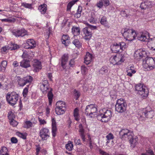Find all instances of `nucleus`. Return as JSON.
<instances>
[{"instance_id": "13", "label": "nucleus", "mask_w": 155, "mask_h": 155, "mask_svg": "<svg viewBox=\"0 0 155 155\" xmlns=\"http://www.w3.org/2000/svg\"><path fill=\"white\" fill-rule=\"evenodd\" d=\"M40 89L43 94L46 93L47 91L51 90V88L50 87L48 81L47 80L43 81L41 83L40 86Z\"/></svg>"}, {"instance_id": "45", "label": "nucleus", "mask_w": 155, "mask_h": 155, "mask_svg": "<svg viewBox=\"0 0 155 155\" xmlns=\"http://www.w3.org/2000/svg\"><path fill=\"white\" fill-rule=\"evenodd\" d=\"M81 73L83 74L86 75L87 74L88 69L84 65L81 66Z\"/></svg>"}, {"instance_id": "61", "label": "nucleus", "mask_w": 155, "mask_h": 155, "mask_svg": "<svg viewBox=\"0 0 155 155\" xmlns=\"http://www.w3.org/2000/svg\"><path fill=\"white\" fill-rule=\"evenodd\" d=\"M120 14L123 17H127L129 15L126 13V12L125 11H121L120 12Z\"/></svg>"}, {"instance_id": "18", "label": "nucleus", "mask_w": 155, "mask_h": 155, "mask_svg": "<svg viewBox=\"0 0 155 155\" xmlns=\"http://www.w3.org/2000/svg\"><path fill=\"white\" fill-rule=\"evenodd\" d=\"M52 122V136L53 137H55L56 135L57 131V127L56 125V122L54 118L51 119Z\"/></svg>"}, {"instance_id": "54", "label": "nucleus", "mask_w": 155, "mask_h": 155, "mask_svg": "<svg viewBox=\"0 0 155 155\" xmlns=\"http://www.w3.org/2000/svg\"><path fill=\"white\" fill-rule=\"evenodd\" d=\"M74 94L75 96L76 97V99L77 100L80 95V92L75 90L74 91Z\"/></svg>"}, {"instance_id": "63", "label": "nucleus", "mask_w": 155, "mask_h": 155, "mask_svg": "<svg viewBox=\"0 0 155 155\" xmlns=\"http://www.w3.org/2000/svg\"><path fill=\"white\" fill-rule=\"evenodd\" d=\"M88 85L86 84H84L83 86V89L84 91H86L88 89Z\"/></svg>"}, {"instance_id": "58", "label": "nucleus", "mask_w": 155, "mask_h": 155, "mask_svg": "<svg viewBox=\"0 0 155 155\" xmlns=\"http://www.w3.org/2000/svg\"><path fill=\"white\" fill-rule=\"evenodd\" d=\"M12 45L10 47L11 50H15L19 48V45L17 44H12Z\"/></svg>"}, {"instance_id": "43", "label": "nucleus", "mask_w": 155, "mask_h": 155, "mask_svg": "<svg viewBox=\"0 0 155 155\" xmlns=\"http://www.w3.org/2000/svg\"><path fill=\"white\" fill-rule=\"evenodd\" d=\"M107 68L106 66L102 67L100 70L99 72L100 73L102 74H104L108 72Z\"/></svg>"}, {"instance_id": "59", "label": "nucleus", "mask_w": 155, "mask_h": 155, "mask_svg": "<svg viewBox=\"0 0 155 155\" xmlns=\"http://www.w3.org/2000/svg\"><path fill=\"white\" fill-rule=\"evenodd\" d=\"M22 6L25 7L26 8H32L31 5V4H29L26 3H22Z\"/></svg>"}, {"instance_id": "38", "label": "nucleus", "mask_w": 155, "mask_h": 155, "mask_svg": "<svg viewBox=\"0 0 155 155\" xmlns=\"http://www.w3.org/2000/svg\"><path fill=\"white\" fill-rule=\"evenodd\" d=\"M106 137L107 138L106 143L107 144L110 142V140L114 139V136L112 134L110 133L106 136Z\"/></svg>"}, {"instance_id": "6", "label": "nucleus", "mask_w": 155, "mask_h": 155, "mask_svg": "<svg viewBox=\"0 0 155 155\" xmlns=\"http://www.w3.org/2000/svg\"><path fill=\"white\" fill-rule=\"evenodd\" d=\"M143 63V67L148 71L155 68V58H147Z\"/></svg>"}, {"instance_id": "44", "label": "nucleus", "mask_w": 155, "mask_h": 155, "mask_svg": "<svg viewBox=\"0 0 155 155\" xmlns=\"http://www.w3.org/2000/svg\"><path fill=\"white\" fill-rule=\"evenodd\" d=\"M107 18L105 16H103L101 18L100 21V23L102 25H105L107 24Z\"/></svg>"}, {"instance_id": "11", "label": "nucleus", "mask_w": 155, "mask_h": 155, "mask_svg": "<svg viewBox=\"0 0 155 155\" xmlns=\"http://www.w3.org/2000/svg\"><path fill=\"white\" fill-rule=\"evenodd\" d=\"M39 134L43 140H46L49 137V130L47 128H42L40 131Z\"/></svg>"}, {"instance_id": "14", "label": "nucleus", "mask_w": 155, "mask_h": 155, "mask_svg": "<svg viewBox=\"0 0 155 155\" xmlns=\"http://www.w3.org/2000/svg\"><path fill=\"white\" fill-rule=\"evenodd\" d=\"M12 34L16 37H23L27 35V32L24 28L20 29L15 30L12 31Z\"/></svg>"}, {"instance_id": "28", "label": "nucleus", "mask_w": 155, "mask_h": 155, "mask_svg": "<svg viewBox=\"0 0 155 155\" xmlns=\"http://www.w3.org/2000/svg\"><path fill=\"white\" fill-rule=\"evenodd\" d=\"M72 32L74 36L79 35L80 33L79 28L74 26L73 27L72 29Z\"/></svg>"}, {"instance_id": "50", "label": "nucleus", "mask_w": 155, "mask_h": 155, "mask_svg": "<svg viewBox=\"0 0 155 155\" xmlns=\"http://www.w3.org/2000/svg\"><path fill=\"white\" fill-rule=\"evenodd\" d=\"M120 47H121V49L122 50H124L125 49L126 47V43L124 42H121L119 43Z\"/></svg>"}, {"instance_id": "4", "label": "nucleus", "mask_w": 155, "mask_h": 155, "mask_svg": "<svg viewBox=\"0 0 155 155\" xmlns=\"http://www.w3.org/2000/svg\"><path fill=\"white\" fill-rule=\"evenodd\" d=\"M127 104L125 101L120 98L117 100L115 105V109L118 113H122L126 110Z\"/></svg>"}, {"instance_id": "7", "label": "nucleus", "mask_w": 155, "mask_h": 155, "mask_svg": "<svg viewBox=\"0 0 155 155\" xmlns=\"http://www.w3.org/2000/svg\"><path fill=\"white\" fill-rule=\"evenodd\" d=\"M18 99V95L15 92L8 93L6 96V99L8 102L12 106H14L16 104Z\"/></svg>"}, {"instance_id": "64", "label": "nucleus", "mask_w": 155, "mask_h": 155, "mask_svg": "<svg viewBox=\"0 0 155 155\" xmlns=\"http://www.w3.org/2000/svg\"><path fill=\"white\" fill-rule=\"evenodd\" d=\"M99 152L101 155H110L108 153L104 152L101 150H99Z\"/></svg>"}, {"instance_id": "30", "label": "nucleus", "mask_w": 155, "mask_h": 155, "mask_svg": "<svg viewBox=\"0 0 155 155\" xmlns=\"http://www.w3.org/2000/svg\"><path fill=\"white\" fill-rule=\"evenodd\" d=\"M48 99L49 103L50 105H51L53 99V95L51 92V90L48 91Z\"/></svg>"}, {"instance_id": "8", "label": "nucleus", "mask_w": 155, "mask_h": 155, "mask_svg": "<svg viewBox=\"0 0 155 155\" xmlns=\"http://www.w3.org/2000/svg\"><path fill=\"white\" fill-rule=\"evenodd\" d=\"M135 90L137 91V93L140 95L142 97L145 98L147 97L148 94V90L145 89V87L141 84H137L135 86Z\"/></svg>"}, {"instance_id": "32", "label": "nucleus", "mask_w": 155, "mask_h": 155, "mask_svg": "<svg viewBox=\"0 0 155 155\" xmlns=\"http://www.w3.org/2000/svg\"><path fill=\"white\" fill-rule=\"evenodd\" d=\"M149 44H150L151 45V49L155 51V37L153 38H149L148 41Z\"/></svg>"}, {"instance_id": "53", "label": "nucleus", "mask_w": 155, "mask_h": 155, "mask_svg": "<svg viewBox=\"0 0 155 155\" xmlns=\"http://www.w3.org/2000/svg\"><path fill=\"white\" fill-rule=\"evenodd\" d=\"M103 5V3L102 0H100L96 4L97 6L99 8H101Z\"/></svg>"}, {"instance_id": "40", "label": "nucleus", "mask_w": 155, "mask_h": 155, "mask_svg": "<svg viewBox=\"0 0 155 155\" xmlns=\"http://www.w3.org/2000/svg\"><path fill=\"white\" fill-rule=\"evenodd\" d=\"M72 43L75 46L78 48H79L81 46V44L77 39H75L73 41Z\"/></svg>"}, {"instance_id": "3", "label": "nucleus", "mask_w": 155, "mask_h": 155, "mask_svg": "<svg viewBox=\"0 0 155 155\" xmlns=\"http://www.w3.org/2000/svg\"><path fill=\"white\" fill-rule=\"evenodd\" d=\"M137 117L140 120H143L145 117L152 118L154 115V111L153 110H150L148 111L147 110H139L138 112Z\"/></svg>"}, {"instance_id": "36", "label": "nucleus", "mask_w": 155, "mask_h": 155, "mask_svg": "<svg viewBox=\"0 0 155 155\" xmlns=\"http://www.w3.org/2000/svg\"><path fill=\"white\" fill-rule=\"evenodd\" d=\"M2 22L11 23L14 22L15 21V19L12 18H7L2 19H1Z\"/></svg>"}, {"instance_id": "1", "label": "nucleus", "mask_w": 155, "mask_h": 155, "mask_svg": "<svg viewBox=\"0 0 155 155\" xmlns=\"http://www.w3.org/2000/svg\"><path fill=\"white\" fill-rule=\"evenodd\" d=\"M120 137L123 140L129 139V142L131 147H134L137 145V138L136 137H133V133L128 130L126 129H123L119 132Z\"/></svg>"}, {"instance_id": "60", "label": "nucleus", "mask_w": 155, "mask_h": 155, "mask_svg": "<svg viewBox=\"0 0 155 155\" xmlns=\"http://www.w3.org/2000/svg\"><path fill=\"white\" fill-rule=\"evenodd\" d=\"M94 14L93 13V14H91L90 18L89 19V21L90 22H94L95 21L94 19Z\"/></svg>"}, {"instance_id": "46", "label": "nucleus", "mask_w": 155, "mask_h": 155, "mask_svg": "<svg viewBox=\"0 0 155 155\" xmlns=\"http://www.w3.org/2000/svg\"><path fill=\"white\" fill-rule=\"evenodd\" d=\"M32 124L30 121H26L24 125V127L26 128H29L32 127Z\"/></svg>"}, {"instance_id": "35", "label": "nucleus", "mask_w": 155, "mask_h": 155, "mask_svg": "<svg viewBox=\"0 0 155 155\" xmlns=\"http://www.w3.org/2000/svg\"><path fill=\"white\" fill-rule=\"evenodd\" d=\"M7 152V148L5 147H3L0 150V155H8Z\"/></svg>"}, {"instance_id": "9", "label": "nucleus", "mask_w": 155, "mask_h": 155, "mask_svg": "<svg viewBox=\"0 0 155 155\" xmlns=\"http://www.w3.org/2000/svg\"><path fill=\"white\" fill-rule=\"evenodd\" d=\"M87 27H85L83 29L84 33L85 35L84 38L86 40H89L92 37V33L91 30L96 29L97 27L96 26L91 25L87 24Z\"/></svg>"}, {"instance_id": "49", "label": "nucleus", "mask_w": 155, "mask_h": 155, "mask_svg": "<svg viewBox=\"0 0 155 155\" xmlns=\"http://www.w3.org/2000/svg\"><path fill=\"white\" fill-rule=\"evenodd\" d=\"M28 91V88L27 87H25L23 90L22 94L23 96L25 97L27 95Z\"/></svg>"}, {"instance_id": "25", "label": "nucleus", "mask_w": 155, "mask_h": 155, "mask_svg": "<svg viewBox=\"0 0 155 155\" xmlns=\"http://www.w3.org/2000/svg\"><path fill=\"white\" fill-rule=\"evenodd\" d=\"M150 1L142 2L141 3L140 7L141 9L144 10L150 7Z\"/></svg>"}, {"instance_id": "29", "label": "nucleus", "mask_w": 155, "mask_h": 155, "mask_svg": "<svg viewBox=\"0 0 155 155\" xmlns=\"http://www.w3.org/2000/svg\"><path fill=\"white\" fill-rule=\"evenodd\" d=\"M112 48L114 52L116 53L119 52L120 50L121 49V47H120L119 43L114 44Z\"/></svg>"}, {"instance_id": "20", "label": "nucleus", "mask_w": 155, "mask_h": 155, "mask_svg": "<svg viewBox=\"0 0 155 155\" xmlns=\"http://www.w3.org/2000/svg\"><path fill=\"white\" fill-rule=\"evenodd\" d=\"M92 55L89 52L87 53L84 58V63L87 65L91 62L92 59Z\"/></svg>"}, {"instance_id": "52", "label": "nucleus", "mask_w": 155, "mask_h": 155, "mask_svg": "<svg viewBox=\"0 0 155 155\" xmlns=\"http://www.w3.org/2000/svg\"><path fill=\"white\" fill-rule=\"evenodd\" d=\"M8 117L9 120H12L13 119L14 117V114L11 111H9L8 115Z\"/></svg>"}, {"instance_id": "21", "label": "nucleus", "mask_w": 155, "mask_h": 155, "mask_svg": "<svg viewBox=\"0 0 155 155\" xmlns=\"http://www.w3.org/2000/svg\"><path fill=\"white\" fill-rule=\"evenodd\" d=\"M68 54H64L63 55L62 57V60L61 61V65L64 69H65V65L66 64L68 60Z\"/></svg>"}, {"instance_id": "22", "label": "nucleus", "mask_w": 155, "mask_h": 155, "mask_svg": "<svg viewBox=\"0 0 155 155\" xmlns=\"http://www.w3.org/2000/svg\"><path fill=\"white\" fill-rule=\"evenodd\" d=\"M79 132L80 133V137L83 141H85L86 139L85 138V135L84 134V130L83 128L82 124H80L79 125Z\"/></svg>"}, {"instance_id": "5", "label": "nucleus", "mask_w": 155, "mask_h": 155, "mask_svg": "<svg viewBox=\"0 0 155 155\" xmlns=\"http://www.w3.org/2000/svg\"><path fill=\"white\" fill-rule=\"evenodd\" d=\"M122 30V32L123 36L125 38L129 41H132L135 38L136 33L135 31L131 29L125 28Z\"/></svg>"}, {"instance_id": "42", "label": "nucleus", "mask_w": 155, "mask_h": 155, "mask_svg": "<svg viewBox=\"0 0 155 155\" xmlns=\"http://www.w3.org/2000/svg\"><path fill=\"white\" fill-rule=\"evenodd\" d=\"M25 80V81L26 84L28 83H31L33 80L32 77L30 76H27L24 77Z\"/></svg>"}, {"instance_id": "34", "label": "nucleus", "mask_w": 155, "mask_h": 155, "mask_svg": "<svg viewBox=\"0 0 155 155\" xmlns=\"http://www.w3.org/2000/svg\"><path fill=\"white\" fill-rule=\"evenodd\" d=\"M46 5H43L39 6L38 8L40 12L42 14H45L47 10L46 6Z\"/></svg>"}, {"instance_id": "17", "label": "nucleus", "mask_w": 155, "mask_h": 155, "mask_svg": "<svg viewBox=\"0 0 155 155\" xmlns=\"http://www.w3.org/2000/svg\"><path fill=\"white\" fill-rule=\"evenodd\" d=\"M147 34L144 33L140 34L137 36V38L138 40L141 41H148L150 37L148 35L147 36Z\"/></svg>"}, {"instance_id": "24", "label": "nucleus", "mask_w": 155, "mask_h": 155, "mask_svg": "<svg viewBox=\"0 0 155 155\" xmlns=\"http://www.w3.org/2000/svg\"><path fill=\"white\" fill-rule=\"evenodd\" d=\"M34 52H27V51H25L23 52L22 56V58H30L31 57H33L34 56Z\"/></svg>"}, {"instance_id": "48", "label": "nucleus", "mask_w": 155, "mask_h": 155, "mask_svg": "<svg viewBox=\"0 0 155 155\" xmlns=\"http://www.w3.org/2000/svg\"><path fill=\"white\" fill-rule=\"evenodd\" d=\"M7 64V63L6 61H4L2 62L0 66H1L2 67L3 70H5Z\"/></svg>"}, {"instance_id": "10", "label": "nucleus", "mask_w": 155, "mask_h": 155, "mask_svg": "<svg viewBox=\"0 0 155 155\" xmlns=\"http://www.w3.org/2000/svg\"><path fill=\"white\" fill-rule=\"evenodd\" d=\"M97 111V108L93 105H87L85 109V114L88 115L89 117L92 118Z\"/></svg>"}, {"instance_id": "2", "label": "nucleus", "mask_w": 155, "mask_h": 155, "mask_svg": "<svg viewBox=\"0 0 155 155\" xmlns=\"http://www.w3.org/2000/svg\"><path fill=\"white\" fill-rule=\"evenodd\" d=\"M111 110L104 108L100 111V114L97 116V119L102 122H107L109 121L112 117Z\"/></svg>"}, {"instance_id": "39", "label": "nucleus", "mask_w": 155, "mask_h": 155, "mask_svg": "<svg viewBox=\"0 0 155 155\" xmlns=\"http://www.w3.org/2000/svg\"><path fill=\"white\" fill-rule=\"evenodd\" d=\"M73 144L72 142L69 141L68 144L66 145V149L69 150L71 151L73 148Z\"/></svg>"}, {"instance_id": "12", "label": "nucleus", "mask_w": 155, "mask_h": 155, "mask_svg": "<svg viewBox=\"0 0 155 155\" xmlns=\"http://www.w3.org/2000/svg\"><path fill=\"white\" fill-rule=\"evenodd\" d=\"M122 55L118 54L114 56L111 61L114 64L119 65L121 64L124 61Z\"/></svg>"}, {"instance_id": "51", "label": "nucleus", "mask_w": 155, "mask_h": 155, "mask_svg": "<svg viewBox=\"0 0 155 155\" xmlns=\"http://www.w3.org/2000/svg\"><path fill=\"white\" fill-rule=\"evenodd\" d=\"M142 155H154L153 152L152 150L148 149L145 154H143Z\"/></svg>"}, {"instance_id": "41", "label": "nucleus", "mask_w": 155, "mask_h": 155, "mask_svg": "<svg viewBox=\"0 0 155 155\" xmlns=\"http://www.w3.org/2000/svg\"><path fill=\"white\" fill-rule=\"evenodd\" d=\"M25 80L24 78L19 79L18 80V84L21 86H23L25 85L26 84Z\"/></svg>"}, {"instance_id": "33", "label": "nucleus", "mask_w": 155, "mask_h": 155, "mask_svg": "<svg viewBox=\"0 0 155 155\" xmlns=\"http://www.w3.org/2000/svg\"><path fill=\"white\" fill-rule=\"evenodd\" d=\"M69 38L68 36L67 35H64L62 38V42L63 44L65 45V46H67L68 44L66 42L67 41H68V39Z\"/></svg>"}, {"instance_id": "23", "label": "nucleus", "mask_w": 155, "mask_h": 155, "mask_svg": "<svg viewBox=\"0 0 155 155\" xmlns=\"http://www.w3.org/2000/svg\"><path fill=\"white\" fill-rule=\"evenodd\" d=\"M20 66L22 67L25 68L30 67V61L28 60H23L20 62Z\"/></svg>"}, {"instance_id": "16", "label": "nucleus", "mask_w": 155, "mask_h": 155, "mask_svg": "<svg viewBox=\"0 0 155 155\" xmlns=\"http://www.w3.org/2000/svg\"><path fill=\"white\" fill-rule=\"evenodd\" d=\"M33 66L34 68V71L35 72H38L41 68V63L37 60H34Z\"/></svg>"}, {"instance_id": "56", "label": "nucleus", "mask_w": 155, "mask_h": 155, "mask_svg": "<svg viewBox=\"0 0 155 155\" xmlns=\"http://www.w3.org/2000/svg\"><path fill=\"white\" fill-rule=\"evenodd\" d=\"M17 135L22 139H26V136L24 134L20 132H18L17 133Z\"/></svg>"}, {"instance_id": "57", "label": "nucleus", "mask_w": 155, "mask_h": 155, "mask_svg": "<svg viewBox=\"0 0 155 155\" xmlns=\"http://www.w3.org/2000/svg\"><path fill=\"white\" fill-rule=\"evenodd\" d=\"M10 124L13 127H15L17 125L18 123L14 119H13L11 120V121L10 122Z\"/></svg>"}, {"instance_id": "19", "label": "nucleus", "mask_w": 155, "mask_h": 155, "mask_svg": "<svg viewBox=\"0 0 155 155\" xmlns=\"http://www.w3.org/2000/svg\"><path fill=\"white\" fill-rule=\"evenodd\" d=\"M26 43L28 46V47L26 48H33L36 46V43L35 41L33 39L28 40Z\"/></svg>"}, {"instance_id": "37", "label": "nucleus", "mask_w": 155, "mask_h": 155, "mask_svg": "<svg viewBox=\"0 0 155 155\" xmlns=\"http://www.w3.org/2000/svg\"><path fill=\"white\" fill-rule=\"evenodd\" d=\"M78 1V0H74L70 2L67 5V10H70L72 6Z\"/></svg>"}, {"instance_id": "26", "label": "nucleus", "mask_w": 155, "mask_h": 155, "mask_svg": "<svg viewBox=\"0 0 155 155\" xmlns=\"http://www.w3.org/2000/svg\"><path fill=\"white\" fill-rule=\"evenodd\" d=\"M79 112V110L78 108H76L74 109L73 112L74 119L77 121L80 120V115Z\"/></svg>"}, {"instance_id": "15", "label": "nucleus", "mask_w": 155, "mask_h": 155, "mask_svg": "<svg viewBox=\"0 0 155 155\" xmlns=\"http://www.w3.org/2000/svg\"><path fill=\"white\" fill-rule=\"evenodd\" d=\"M146 54V52L142 49H139L136 51L134 54V58L137 61H140Z\"/></svg>"}, {"instance_id": "55", "label": "nucleus", "mask_w": 155, "mask_h": 155, "mask_svg": "<svg viewBox=\"0 0 155 155\" xmlns=\"http://www.w3.org/2000/svg\"><path fill=\"white\" fill-rule=\"evenodd\" d=\"M38 120L40 125H44L47 123L45 120L39 117H38Z\"/></svg>"}, {"instance_id": "31", "label": "nucleus", "mask_w": 155, "mask_h": 155, "mask_svg": "<svg viewBox=\"0 0 155 155\" xmlns=\"http://www.w3.org/2000/svg\"><path fill=\"white\" fill-rule=\"evenodd\" d=\"M66 106L65 103L62 101H58L56 104V107L66 109Z\"/></svg>"}, {"instance_id": "27", "label": "nucleus", "mask_w": 155, "mask_h": 155, "mask_svg": "<svg viewBox=\"0 0 155 155\" xmlns=\"http://www.w3.org/2000/svg\"><path fill=\"white\" fill-rule=\"evenodd\" d=\"M66 109L62 108L56 107L55 108V111L57 115H60L64 114L65 112Z\"/></svg>"}, {"instance_id": "62", "label": "nucleus", "mask_w": 155, "mask_h": 155, "mask_svg": "<svg viewBox=\"0 0 155 155\" xmlns=\"http://www.w3.org/2000/svg\"><path fill=\"white\" fill-rule=\"evenodd\" d=\"M50 109L49 107L48 106L46 108L45 110L46 115L47 116H48L49 115L50 113Z\"/></svg>"}, {"instance_id": "47", "label": "nucleus", "mask_w": 155, "mask_h": 155, "mask_svg": "<svg viewBox=\"0 0 155 155\" xmlns=\"http://www.w3.org/2000/svg\"><path fill=\"white\" fill-rule=\"evenodd\" d=\"M127 75L130 77L132 76V74H134L136 72V71L134 70H133L132 69H130L127 70Z\"/></svg>"}]
</instances>
